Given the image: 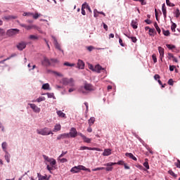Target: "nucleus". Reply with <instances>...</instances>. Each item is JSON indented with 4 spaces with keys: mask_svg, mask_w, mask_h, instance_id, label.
Returning <instances> with one entry per match:
<instances>
[{
    "mask_svg": "<svg viewBox=\"0 0 180 180\" xmlns=\"http://www.w3.org/2000/svg\"><path fill=\"white\" fill-rule=\"evenodd\" d=\"M116 164L117 163L115 162H109L108 163H105V165H104V166H106L105 170L107 172H111L113 169L112 166Z\"/></svg>",
    "mask_w": 180,
    "mask_h": 180,
    "instance_id": "7",
    "label": "nucleus"
},
{
    "mask_svg": "<svg viewBox=\"0 0 180 180\" xmlns=\"http://www.w3.org/2000/svg\"><path fill=\"white\" fill-rule=\"evenodd\" d=\"M154 26H155L156 30L158 31V34H161V30H160V27H158V22H155Z\"/></svg>",
    "mask_w": 180,
    "mask_h": 180,
    "instance_id": "30",
    "label": "nucleus"
},
{
    "mask_svg": "<svg viewBox=\"0 0 180 180\" xmlns=\"http://www.w3.org/2000/svg\"><path fill=\"white\" fill-rule=\"evenodd\" d=\"M158 51H159V53L160 55V59H161V60H162V58L165 56V49H164V48H162V46H159L158 47Z\"/></svg>",
    "mask_w": 180,
    "mask_h": 180,
    "instance_id": "15",
    "label": "nucleus"
},
{
    "mask_svg": "<svg viewBox=\"0 0 180 180\" xmlns=\"http://www.w3.org/2000/svg\"><path fill=\"white\" fill-rule=\"evenodd\" d=\"M176 24H175V22H172V25H171V30H172V32H176Z\"/></svg>",
    "mask_w": 180,
    "mask_h": 180,
    "instance_id": "32",
    "label": "nucleus"
},
{
    "mask_svg": "<svg viewBox=\"0 0 180 180\" xmlns=\"http://www.w3.org/2000/svg\"><path fill=\"white\" fill-rule=\"evenodd\" d=\"M46 98L45 97H39L37 99V101L38 103H41V101H45Z\"/></svg>",
    "mask_w": 180,
    "mask_h": 180,
    "instance_id": "41",
    "label": "nucleus"
},
{
    "mask_svg": "<svg viewBox=\"0 0 180 180\" xmlns=\"http://www.w3.org/2000/svg\"><path fill=\"white\" fill-rule=\"evenodd\" d=\"M69 86H70V87H73L75 86L74 79H69Z\"/></svg>",
    "mask_w": 180,
    "mask_h": 180,
    "instance_id": "31",
    "label": "nucleus"
},
{
    "mask_svg": "<svg viewBox=\"0 0 180 180\" xmlns=\"http://www.w3.org/2000/svg\"><path fill=\"white\" fill-rule=\"evenodd\" d=\"M52 38H53V44H54V45H55L56 49H58V51H61V52H62L63 53H64V51H63V50L61 49V46H60V44H58V42L56 38H55V37H52Z\"/></svg>",
    "mask_w": 180,
    "mask_h": 180,
    "instance_id": "10",
    "label": "nucleus"
},
{
    "mask_svg": "<svg viewBox=\"0 0 180 180\" xmlns=\"http://www.w3.org/2000/svg\"><path fill=\"white\" fill-rule=\"evenodd\" d=\"M126 156H129V158H130L131 159H133V160H137V158H136V156H134L133 155V153H129L128 152H127V153H125Z\"/></svg>",
    "mask_w": 180,
    "mask_h": 180,
    "instance_id": "22",
    "label": "nucleus"
},
{
    "mask_svg": "<svg viewBox=\"0 0 180 180\" xmlns=\"http://www.w3.org/2000/svg\"><path fill=\"white\" fill-rule=\"evenodd\" d=\"M166 46L167 48H168V49H174L176 48L174 45H170V44H167Z\"/></svg>",
    "mask_w": 180,
    "mask_h": 180,
    "instance_id": "44",
    "label": "nucleus"
},
{
    "mask_svg": "<svg viewBox=\"0 0 180 180\" xmlns=\"http://www.w3.org/2000/svg\"><path fill=\"white\" fill-rule=\"evenodd\" d=\"M61 125L60 124H56L53 128V132H57L58 131H60Z\"/></svg>",
    "mask_w": 180,
    "mask_h": 180,
    "instance_id": "21",
    "label": "nucleus"
},
{
    "mask_svg": "<svg viewBox=\"0 0 180 180\" xmlns=\"http://www.w3.org/2000/svg\"><path fill=\"white\" fill-rule=\"evenodd\" d=\"M2 148L3 150L6 152V149H7V142H3L2 143Z\"/></svg>",
    "mask_w": 180,
    "mask_h": 180,
    "instance_id": "37",
    "label": "nucleus"
},
{
    "mask_svg": "<svg viewBox=\"0 0 180 180\" xmlns=\"http://www.w3.org/2000/svg\"><path fill=\"white\" fill-rule=\"evenodd\" d=\"M82 15H86V13L84 7V4H82Z\"/></svg>",
    "mask_w": 180,
    "mask_h": 180,
    "instance_id": "50",
    "label": "nucleus"
},
{
    "mask_svg": "<svg viewBox=\"0 0 180 180\" xmlns=\"http://www.w3.org/2000/svg\"><path fill=\"white\" fill-rule=\"evenodd\" d=\"M47 96H48L49 98H52V97H53L54 94L53 93H48Z\"/></svg>",
    "mask_w": 180,
    "mask_h": 180,
    "instance_id": "55",
    "label": "nucleus"
},
{
    "mask_svg": "<svg viewBox=\"0 0 180 180\" xmlns=\"http://www.w3.org/2000/svg\"><path fill=\"white\" fill-rule=\"evenodd\" d=\"M128 38H129V39H131V41L134 42V44H136L137 42V39L136 38V37H127Z\"/></svg>",
    "mask_w": 180,
    "mask_h": 180,
    "instance_id": "34",
    "label": "nucleus"
},
{
    "mask_svg": "<svg viewBox=\"0 0 180 180\" xmlns=\"http://www.w3.org/2000/svg\"><path fill=\"white\" fill-rule=\"evenodd\" d=\"M42 65L45 66H49L51 65V62L48 58H44V60L42 61Z\"/></svg>",
    "mask_w": 180,
    "mask_h": 180,
    "instance_id": "20",
    "label": "nucleus"
},
{
    "mask_svg": "<svg viewBox=\"0 0 180 180\" xmlns=\"http://www.w3.org/2000/svg\"><path fill=\"white\" fill-rule=\"evenodd\" d=\"M42 89L44 90H49L50 89V84L49 83H46L45 84H43Z\"/></svg>",
    "mask_w": 180,
    "mask_h": 180,
    "instance_id": "28",
    "label": "nucleus"
},
{
    "mask_svg": "<svg viewBox=\"0 0 180 180\" xmlns=\"http://www.w3.org/2000/svg\"><path fill=\"white\" fill-rule=\"evenodd\" d=\"M103 24L104 29H105V30H108V25H106V24H105V22H103Z\"/></svg>",
    "mask_w": 180,
    "mask_h": 180,
    "instance_id": "64",
    "label": "nucleus"
},
{
    "mask_svg": "<svg viewBox=\"0 0 180 180\" xmlns=\"http://www.w3.org/2000/svg\"><path fill=\"white\" fill-rule=\"evenodd\" d=\"M19 32L20 30H18V28H14V30H8L6 35H8V37H14V35L19 34Z\"/></svg>",
    "mask_w": 180,
    "mask_h": 180,
    "instance_id": "6",
    "label": "nucleus"
},
{
    "mask_svg": "<svg viewBox=\"0 0 180 180\" xmlns=\"http://www.w3.org/2000/svg\"><path fill=\"white\" fill-rule=\"evenodd\" d=\"M20 26H22V27H25L27 30H30V29H36V25H25V24H20Z\"/></svg>",
    "mask_w": 180,
    "mask_h": 180,
    "instance_id": "17",
    "label": "nucleus"
},
{
    "mask_svg": "<svg viewBox=\"0 0 180 180\" xmlns=\"http://www.w3.org/2000/svg\"><path fill=\"white\" fill-rule=\"evenodd\" d=\"M174 13H175L176 18H179L180 10L179 9V8H176V10H175Z\"/></svg>",
    "mask_w": 180,
    "mask_h": 180,
    "instance_id": "33",
    "label": "nucleus"
},
{
    "mask_svg": "<svg viewBox=\"0 0 180 180\" xmlns=\"http://www.w3.org/2000/svg\"><path fill=\"white\" fill-rule=\"evenodd\" d=\"M37 133L39 135H43V136L50 135L51 134H53V132H52V131L47 127L41 128L40 129H37Z\"/></svg>",
    "mask_w": 180,
    "mask_h": 180,
    "instance_id": "4",
    "label": "nucleus"
},
{
    "mask_svg": "<svg viewBox=\"0 0 180 180\" xmlns=\"http://www.w3.org/2000/svg\"><path fill=\"white\" fill-rule=\"evenodd\" d=\"M4 35H5V31L4 30H1V28H0V37H3Z\"/></svg>",
    "mask_w": 180,
    "mask_h": 180,
    "instance_id": "51",
    "label": "nucleus"
},
{
    "mask_svg": "<svg viewBox=\"0 0 180 180\" xmlns=\"http://www.w3.org/2000/svg\"><path fill=\"white\" fill-rule=\"evenodd\" d=\"M98 15H99V11H98V10H94V17L95 18H98Z\"/></svg>",
    "mask_w": 180,
    "mask_h": 180,
    "instance_id": "46",
    "label": "nucleus"
},
{
    "mask_svg": "<svg viewBox=\"0 0 180 180\" xmlns=\"http://www.w3.org/2000/svg\"><path fill=\"white\" fill-rule=\"evenodd\" d=\"M176 66H174V65H170L169 66V70L170 72H174V69H175Z\"/></svg>",
    "mask_w": 180,
    "mask_h": 180,
    "instance_id": "59",
    "label": "nucleus"
},
{
    "mask_svg": "<svg viewBox=\"0 0 180 180\" xmlns=\"http://www.w3.org/2000/svg\"><path fill=\"white\" fill-rule=\"evenodd\" d=\"M29 105L34 112H40L41 108H39L37 105H36V104H29Z\"/></svg>",
    "mask_w": 180,
    "mask_h": 180,
    "instance_id": "14",
    "label": "nucleus"
},
{
    "mask_svg": "<svg viewBox=\"0 0 180 180\" xmlns=\"http://www.w3.org/2000/svg\"><path fill=\"white\" fill-rule=\"evenodd\" d=\"M80 170H86L87 172H91V169H88L87 167H85V166H83L82 165L74 166V167H72V169H70V172L72 173H79Z\"/></svg>",
    "mask_w": 180,
    "mask_h": 180,
    "instance_id": "3",
    "label": "nucleus"
},
{
    "mask_svg": "<svg viewBox=\"0 0 180 180\" xmlns=\"http://www.w3.org/2000/svg\"><path fill=\"white\" fill-rule=\"evenodd\" d=\"M60 161L62 163H64L65 162H68V159H66L65 158H62V159H60Z\"/></svg>",
    "mask_w": 180,
    "mask_h": 180,
    "instance_id": "60",
    "label": "nucleus"
},
{
    "mask_svg": "<svg viewBox=\"0 0 180 180\" xmlns=\"http://www.w3.org/2000/svg\"><path fill=\"white\" fill-rule=\"evenodd\" d=\"M57 115H58V117H65V112H63L61 110L57 111Z\"/></svg>",
    "mask_w": 180,
    "mask_h": 180,
    "instance_id": "29",
    "label": "nucleus"
},
{
    "mask_svg": "<svg viewBox=\"0 0 180 180\" xmlns=\"http://www.w3.org/2000/svg\"><path fill=\"white\" fill-rule=\"evenodd\" d=\"M131 26L134 29H137L138 27V24L136 22V21H132L131 22Z\"/></svg>",
    "mask_w": 180,
    "mask_h": 180,
    "instance_id": "35",
    "label": "nucleus"
},
{
    "mask_svg": "<svg viewBox=\"0 0 180 180\" xmlns=\"http://www.w3.org/2000/svg\"><path fill=\"white\" fill-rule=\"evenodd\" d=\"M163 34L165 37H169L170 35V31H165V30H163Z\"/></svg>",
    "mask_w": 180,
    "mask_h": 180,
    "instance_id": "42",
    "label": "nucleus"
},
{
    "mask_svg": "<svg viewBox=\"0 0 180 180\" xmlns=\"http://www.w3.org/2000/svg\"><path fill=\"white\" fill-rule=\"evenodd\" d=\"M64 66L74 67L75 66V63H69V62H65L64 63Z\"/></svg>",
    "mask_w": 180,
    "mask_h": 180,
    "instance_id": "38",
    "label": "nucleus"
},
{
    "mask_svg": "<svg viewBox=\"0 0 180 180\" xmlns=\"http://www.w3.org/2000/svg\"><path fill=\"white\" fill-rule=\"evenodd\" d=\"M168 58L169 59H173L174 60V55L172 53H168Z\"/></svg>",
    "mask_w": 180,
    "mask_h": 180,
    "instance_id": "62",
    "label": "nucleus"
},
{
    "mask_svg": "<svg viewBox=\"0 0 180 180\" xmlns=\"http://www.w3.org/2000/svg\"><path fill=\"white\" fill-rule=\"evenodd\" d=\"M152 59H153L154 63H157L158 59H157L155 53H153V55H152Z\"/></svg>",
    "mask_w": 180,
    "mask_h": 180,
    "instance_id": "43",
    "label": "nucleus"
},
{
    "mask_svg": "<svg viewBox=\"0 0 180 180\" xmlns=\"http://www.w3.org/2000/svg\"><path fill=\"white\" fill-rule=\"evenodd\" d=\"M78 135V132L76 129V128H71L70 132H69V138H76V136H77Z\"/></svg>",
    "mask_w": 180,
    "mask_h": 180,
    "instance_id": "8",
    "label": "nucleus"
},
{
    "mask_svg": "<svg viewBox=\"0 0 180 180\" xmlns=\"http://www.w3.org/2000/svg\"><path fill=\"white\" fill-rule=\"evenodd\" d=\"M154 30L153 28H149V35H153L154 33Z\"/></svg>",
    "mask_w": 180,
    "mask_h": 180,
    "instance_id": "57",
    "label": "nucleus"
},
{
    "mask_svg": "<svg viewBox=\"0 0 180 180\" xmlns=\"http://www.w3.org/2000/svg\"><path fill=\"white\" fill-rule=\"evenodd\" d=\"M168 173L171 174V176H173V177H177V174H176L173 170H168Z\"/></svg>",
    "mask_w": 180,
    "mask_h": 180,
    "instance_id": "39",
    "label": "nucleus"
},
{
    "mask_svg": "<svg viewBox=\"0 0 180 180\" xmlns=\"http://www.w3.org/2000/svg\"><path fill=\"white\" fill-rule=\"evenodd\" d=\"M94 122H95L94 117H91V118L89 120V125L92 126L94 125Z\"/></svg>",
    "mask_w": 180,
    "mask_h": 180,
    "instance_id": "27",
    "label": "nucleus"
},
{
    "mask_svg": "<svg viewBox=\"0 0 180 180\" xmlns=\"http://www.w3.org/2000/svg\"><path fill=\"white\" fill-rule=\"evenodd\" d=\"M162 13H163V15L165 17V19H166V18H167V8H166L165 4H163L162 5Z\"/></svg>",
    "mask_w": 180,
    "mask_h": 180,
    "instance_id": "19",
    "label": "nucleus"
},
{
    "mask_svg": "<svg viewBox=\"0 0 180 180\" xmlns=\"http://www.w3.org/2000/svg\"><path fill=\"white\" fill-rule=\"evenodd\" d=\"M77 67L79 69H84L85 63L83 62V60H81V59H79L77 62Z\"/></svg>",
    "mask_w": 180,
    "mask_h": 180,
    "instance_id": "16",
    "label": "nucleus"
},
{
    "mask_svg": "<svg viewBox=\"0 0 180 180\" xmlns=\"http://www.w3.org/2000/svg\"><path fill=\"white\" fill-rule=\"evenodd\" d=\"M95 87L90 83H84L82 87H80L79 91L82 93V94H88V93H91V91H94Z\"/></svg>",
    "mask_w": 180,
    "mask_h": 180,
    "instance_id": "2",
    "label": "nucleus"
},
{
    "mask_svg": "<svg viewBox=\"0 0 180 180\" xmlns=\"http://www.w3.org/2000/svg\"><path fill=\"white\" fill-rule=\"evenodd\" d=\"M103 156H109L111 155V150L110 149H105L104 152L103 153Z\"/></svg>",
    "mask_w": 180,
    "mask_h": 180,
    "instance_id": "24",
    "label": "nucleus"
},
{
    "mask_svg": "<svg viewBox=\"0 0 180 180\" xmlns=\"http://www.w3.org/2000/svg\"><path fill=\"white\" fill-rule=\"evenodd\" d=\"M168 84H169L170 86H173L174 84V80H172V79H169L168 80Z\"/></svg>",
    "mask_w": 180,
    "mask_h": 180,
    "instance_id": "52",
    "label": "nucleus"
},
{
    "mask_svg": "<svg viewBox=\"0 0 180 180\" xmlns=\"http://www.w3.org/2000/svg\"><path fill=\"white\" fill-rule=\"evenodd\" d=\"M154 79L155 80H159V79H160V75H155Z\"/></svg>",
    "mask_w": 180,
    "mask_h": 180,
    "instance_id": "58",
    "label": "nucleus"
},
{
    "mask_svg": "<svg viewBox=\"0 0 180 180\" xmlns=\"http://www.w3.org/2000/svg\"><path fill=\"white\" fill-rule=\"evenodd\" d=\"M94 49H95V48H94V46H87V50L89 52H91L92 51H94Z\"/></svg>",
    "mask_w": 180,
    "mask_h": 180,
    "instance_id": "54",
    "label": "nucleus"
},
{
    "mask_svg": "<svg viewBox=\"0 0 180 180\" xmlns=\"http://www.w3.org/2000/svg\"><path fill=\"white\" fill-rule=\"evenodd\" d=\"M119 42H120V44L121 45V46H124V44H123V41H122V39L121 38H120Z\"/></svg>",
    "mask_w": 180,
    "mask_h": 180,
    "instance_id": "61",
    "label": "nucleus"
},
{
    "mask_svg": "<svg viewBox=\"0 0 180 180\" xmlns=\"http://www.w3.org/2000/svg\"><path fill=\"white\" fill-rule=\"evenodd\" d=\"M143 166L147 169H150V165L148 163V159H145V162H143Z\"/></svg>",
    "mask_w": 180,
    "mask_h": 180,
    "instance_id": "26",
    "label": "nucleus"
},
{
    "mask_svg": "<svg viewBox=\"0 0 180 180\" xmlns=\"http://www.w3.org/2000/svg\"><path fill=\"white\" fill-rule=\"evenodd\" d=\"M16 15H4L2 19H4L5 20H11V19H16Z\"/></svg>",
    "mask_w": 180,
    "mask_h": 180,
    "instance_id": "18",
    "label": "nucleus"
},
{
    "mask_svg": "<svg viewBox=\"0 0 180 180\" xmlns=\"http://www.w3.org/2000/svg\"><path fill=\"white\" fill-rule=\"evenodd\" d=\"M34 19H38L39 16H40V14H38V13H36V14H33Z\"/></svg>",
    "mask_w": 180,
    "mask_h": 180,
    "instance_id": "53",
    "label": "nucleus"
},
{
    "mask_svg": "<svg viewBox=\"0 0 180 180\" xmlns=\"http://www.w3.org/2000/svg\"><path fill=\"white\" fill-rule=\"evenodd\" d=\"M39 180H46L47 178V175L45 174V176H42V174H40V173L37 174Z\"/></svg>",
    "mask_w": 180,
    "mask_h": 180,
    "instance_id": "25",
    "label": "nucleus"
},
{
    "mask_svg": "<svg viewBox=\"0 0 180 180\" xmlns=\"http://www.w3.org/2000/svg\"><path fill=\"white\" fill-rule=\"evenodd\" d=\"M5 159L8 162V163L10 162V155H9V153H8V152H6V153L5 155Z\"/></svg>",
    "mask_w": 180,
    "mask_h": 180,
    "instance_id": "36",
    "label": "nucleus"
},
{
    "mask_svg": "<svg viewBox=\"0 0 180 180\" xmlns=\"http://www.w3.org/2000/svg\"><path fill=\"white\" fill-rule=\"evenodd\" d=\"M26 46L27 44L25 42H20V44L17 45V48L19 51H23V49H25Z\"/></svg>",
    "mask_w": 180,
    "mask_h": 180,
    "instance_id": "13",
    "label": "nucleus"
},
{
    "mask_svg": "<svg viewBox=\"0 0 180 180\" xmlns=\"http://www.w3.org/2000/svg\"><path fill=\"white\" fill-rule=\"evenodd\" d=\"M33 13H24L23 15L24 16H33Z\"/></svg>",
    "mask_w": 180,
    "mask_h": 180,
    "instance_id": "49",
    "label": "nucleus"
},
{
    "mask_svg": "<svg viewBox=\"0 0 180 180\" xmlns=\"http://www.w3.org/2000/svg\"><path fill=\"white\" fill-rule=\"evenodd\" d=\"M43 158L45 160V163L46 165V169L51 172L53 169H54L55 165H56L57 162L56 159H53V158H49L46 155H43Z\"/></svg>",
    "mask_w": 180,
    "mask_h": 180,
    "instance_id": "1",
    "label": "nucleus"
},
{
    "mask_svg": "<svg viewBox=\"0 0 180 180\" xmlns=\"http://www.w3.org/2000/svg\"><path fill=\"white\" fill-rule=\"evenodd\" d=\"M174 165L175 166H176V167H179L180 169V160L177 159V162H176Z\"/></svg>",
    "mask_w": 180,
    "mask_h": 180,
    "instance_id": "47",
    "label": "nucleus"
},
{
    "mask_svg": "<svg viewBox=\"0 0 180 180\" xmlns=\"http://www.w3.org/2000/svg\"><path fill=\"white\" fill-rule=\"evenodd\" d=\"M116 165H124V160H119V162H115Z\"/></svg>",
    "mask_w": 180,
    "mask_h": 180,
    "instance_id": "56",
    "label": "nucleus"
},
{
    "mask_svg": "<svg viewBox=\"0 0 180 180\" xmlns=\"http://www.w3.org/2000/svg\"><path fill=\"white\" fill-rule=\"evenodd\" d=\"M166 4L169 6H174L175 4L170 1V0H166Z\"/></svg>",
    "mask_w": 180,
    "mask_h": 180,
    "instance_id": "40",
    "label": "nucleus"
},
{
    "mask_svg": "<svg viewBox=\"0 0 180 180\" xmlns=\"http://www.w3.org/2000/svg\"><path fill=\"white\" fill-rule=\"evenodd\" d=\"M30 39L36 40L38 39V37H37L36 35H30Z\"/></svg>",
    "mask_w": 180,
    "mask_h": 180,
    "instance_id": "48",
    "label": "nucleus"
},
{
    "mask_svg": "<svg viewBox=\"0 0 180 180\" xmlns=\"http://www.w3.org/2000/svg\"><path fill=\"white\" fill-rule=\"evenodd\" d=\"M87 131L88 132H92L91 125H89V128H87Z\"/></svg>",
    "mask_w": 180,
    "mask_h": 180,
    "instance_id": "63",
    "label": "nucleus"
},
{
    "mask_svg": "<svg viewBox=\"0 0 180 180\" xmlns=\"http://www.w3.org/2000/svg\"><path fill=\"white\" fill-rule=\"evenodd\" d=\"M79 149L81 150H84L85 149H88L89 150H98V152L102 150L100 148H89V146H80Z\"/></svg>",
    "mask_w": 180,
    "mask_h": 180,
    "instance_id": "9",
    "label": "nucleus"
},
{
    "mask_svg": "<svg viewBox=\"0 0 180 180\" xmlns=\"http://www.w3.org/2000/svg\"><path fill=\"white\" fill-rule=\"evenodd\" d=\"M70 138V134H60L57 136V141H60L61 139H66Z\"/></svg>",
    "mask_w": 180,
    "mask_h": 180,
    "instance_id": "12",
    "label": "nucleus"
},
{
    "mask_svg": "<svg viewBox=\"0 0 180 180\" xmlns=\"http://www.w3.org/2000/svg\"><path fill=\"white\" fill-rule=\"evenodd\" d=\"M62 83L65 86H70V79H67V78L63 79Z\"/></svg>",
    "mask_w": 180,
    "mask_h": 180,
    "instance_id": "23",
    "label": "nucleus"
},
{
    "mask_svg": "<svg viewBox=\"0 0 180 180\" xmlns=\"http://www.w3.org/2000/svg\"><path fill=\"white\" fill-rule=\"evenodd\" d=\"M105 167H96L95 169H92L93 172H96L98 170H103Z\"/></svg>",
    "mask_w": 180,
    "mask_h": 180,
    "instance_id": "45",
    "label": "nucleus"
},
{
    "mask_svg": "<svg viewBox=\"0 0 180 180\" xmlns=\"http://www.w3.org/2000/svg\"><path fill=\"white\" fill-rule=\"evenodd\" d=\"M89 68L93 72H97V73H101V70H104L103 68L101 65H96L94 68L93 65H89Z\"/></svg>",
    "mask_w": 180,
    "mask_h": 180,
    "instance_id": "5",
    "label": "nucleus"
},
{
    "mask_svg": "<svg viewBox=\"0 0 180 180\" xmlns=\"http://www.w3.org/2000/svg\"><path fill=\"white\" fill-rule=\"evenodd\" d=\"M78 135L81 136L84 141V142H86L87 143H91L92 139L91 138H87L84 134H82V132H79Z\"/></svg>",
    "mask_w": 180,
    "mask_h": 180,
    "instance_id": "11",
    "label": "nucleus"
}]
</instances>
